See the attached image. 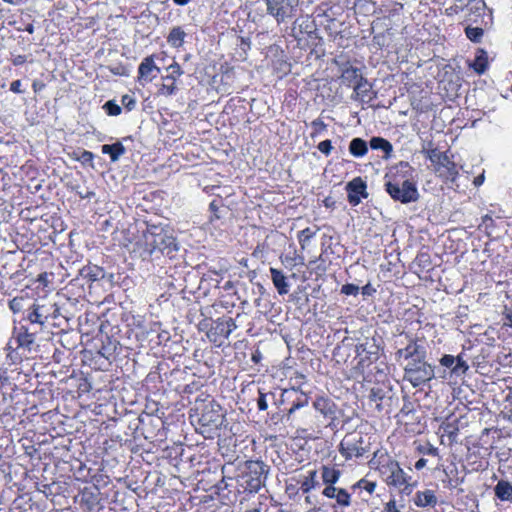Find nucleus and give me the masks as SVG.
<instances>
[{
	"label": "nucleus",
	"instance_id": "f257e3e1",
	"mask_svg": "<svg viewBox=\"0 0 512 512\" xmlns=\"http://www.w3.org/2000/svg\"><path fill=\"white\" fill-rule=\"evenodd\" d=\"M356 352L360 360L354 369L363 376L360 386L356 389L357 401L360 402L363 410L369 416L379 417L389 414L392 401L389 382L375 379L371 369L366 376L364 375L365 368H368L377 359L376 353H370L365 359L361 357L362 352L359 348Z\"/></svg>",
	"mask_w": 512,
	"mask_h": 512
},
{
	"label": "nucleus",
	"instance_id": "f03ea898",
	"mask_svg": "<svg viewBox=\"0 0 512 512\" xmlns=\"http://www.w3.org/2000/svg\"><path fill=\"white\" fill-rule=\"evenodd\" d=\"M368 464L371 469L378 472L379 477L390 490L397 491L401 495L410 496L418 485V481L384 449L374 451Z\"/></svg>",
	"mask_w": 512,
	"mask_h": 512
},
{
	"label": "nucleus",
	"instance_id": "7ed1b4c3",
	"mask_svg": "<svg viewBox=\"0 0 512 512\" xmlns=\"http://www.w3.org/2000/svg\"><path fill=\"white\" fill-rule=\"evenodd\" d=\"M417 174L409 162H398L389 167L385 175V190L397 202L408 204L419 198Z\"/></svg>",
	"mask_w": 512,
	"mask_h": 512
},
{
	"label": "nucleus",
	"instance_id": "20e7f679",
	"mask_svg": "<svg viewBox=\"0 0 512 512\" xmlns=\"http://www.w3.org/2000/svg\"><path fill=\"white\" fill-rule=\"evenodd\" d=\"M143 244L149 254L159 251L171 256L178 250V244L172 231L162 225H147L143 232Z\"/></svg>",
	"mask_w": 512,
	"mask_h": 512
},
{
	"label": "nucleus",
	"instance_id": "39448f33",
	"mask_svg": "<svg viewBox=\"0 0 512 512\" xmlns=\"http://www.w3.org/2000/svg\"><path fill=\"white\" fill-rule=\"evenodd\" d=\"M431 170L441 182L454 190L459 189L458 180L461 178L470 180V172L459 167L457 162H431Z\"/></svg>",
	"mask_w": 512,
	"mask_h": 512
},
{
	"label": "nucleus",
	"instance_id": "423d86ee",
	"mask_svg": "<svg viewBox=\"0 0 512 512\" xmlns=\"http://www.w3.org/2000/svg\"><path fill=\"white\" fill-rule=\"evenodd\" d=\"M434 377V367L426 361V358H416L409 361L404 367V380L414 388L429 383Z\"/></svg>",
	"mask_w": 512,
	"mask_h": 512
},
{
	"label": "nucleus",
	"instance_id": "0eeeda50",
	"mask_svg": "<svg viewBox=\"0 0 512 512\" xmlns=\"http://www.w3.org/2000/svg\"><path fill=\"white\" fill-rule=\"evenodd\" d=\"M268 467L262 461L247 462V472L243 476L244 487L250 492H258L265 483Z\"/></svg>",
	"mask_w": 512,
	"mask_h": 512
},
{
	"label": "nucleus",
	"instance_id": "6e6552de",
	"mask_svg": "<svg viewBox=\"0 0 512 512\" xmlns=\"http://www.w3.org/2000/svg\"><path fill=\"white\" fill-rule=\"evenodd\" d=\"M223 419L221 406L212 400L203 404L198 421L203 427L213 430L222 425Z\"/></svg>",
	"mask_w": 512,
	"mask_h": 512
},
{
	"label": "nucleus",
	"instance_id": "1a4fd4ad",
	"mask_svg": "<svg viewBox=\"0 0 512 512\" xmlns=\"http://www.w3.org/2000/svg\"><path fill=\"white\" fill-rule=\"evenodd\" d=\"M268 14L272 15L278 23L292 16L299 0H265Z\"/></svg>",
	"mask_w": 512,
	"mask_h": 512
},
{
	"label": "nucleus",
	"instance_id": "9d476101",
	"mask_svg": "<svg viewBox=\"0 0 512 512\" xmlns=\"http://www.w3.org/2000/svg\"><path fill=\"white\" fill-rule=\"evenodd\" d=\"M420 357L426 358V350L422 345L418 344L417 339H411L406 347L400 348L395 352L397 360L404 358L409 362Z\"/></svg>",
	"mask_w": 512,
	"mask_h": 512
},
{
	"label": "nucleus",
	"instance_id": "9b49d317",
	"mask_svg": "<svg viewBox=\"0 0 512 512\" xmlns=\"http://www.w3.org/2000/svg\"><path fill=\"white\" fill-rule=\"evenodd\" d=\"M412 503L418 508H434L438 504L435 490H418L412 497Z\"/></svg>",
	"mask_w": 512,
	"mask_h": 512
},
{
	"label": "nucleus",
	"instance_id": "f8f14e48",
	"mask_svg": "<svg viewBox=\"0 0 512 512\" xmlns=\"http://www.w3.org/2000/svg\"><path fill=\"white\" fill-rule=\"evenodd\" d=\"M132 144V138L127 137L124 138L122 141H118L111 145H102L101 150L104 154H108L111 157V160H117L119 157L123 156L128 150H131Z\"/></svg>",
	"mask_w": 512,
	"mask_h": 512
},
{
	"label": "nucleus",
	"instance_id": "ddd939ff",
	"mask_svg": "<svg viewBox=\"0 0 512 512\" xmlns=\"http://www.w3.org/2000/svg\"><path fill=\"white\" fill-rule=\"evenodd\" d=\"M439 433L441 438L448 437L449 445H453L457 442V436L459 434V420H450L447 418L443 421L439 427Z\"/></svg>",
	"mask_w": 512,
	"mask_h": 512
},
{
	"label": "nucleus",
	"instance_id": "4468645a",
	"mask_svg": "<svg viewBox=\"0 0 512 512\" xmlns=\"http://www.w3.org/2000/svg\"><path fill=\"white\" fill-rule=\"evenodd\" d=\"M369 146L373 151H380L381 155L378 156L384 160H388L392 156L393 146L390 141L383 137H372Z\"/></svg>",
	"mask_w": 512,
	"mask_h": 512
},
{
	"label": "nucleus",
	"instance_id": "2eb2a0df",
	"mask_svg": "<svg viewBox=\"0 0 512 512\" xmlns=\"http://www.w3.org/2000/svg\"><path fill=\"white\" fill-rule=\"evenodd\" d=\"M315 28L313 20H311L308 16L297 18L292 26V35L301 39L302 35L310 34L313 32Z\"/></svg>",
	"mask_w": 512,
	"mask_h": 512
},
{
	"label": "nucleus",
	"instance_id": "dca6fc26",
	"mask_svg": "<svg viewBox=\"0 0 512 512\" xmlns=\"http://www.w3.org/2000/svg\"><path fill=\"white\" fill-rule=\"evenodd\" d=\"M376 486V481L365 477L354 484V494L357 493L363 501H368L375 492Z\"/></svg>",
	"mask_w": 512,
	"mask_h": 512
},
{
	"label": "nucleus",
	"instance_id": "f3484780",
	"mask_svg": "<svg viewBox=\"0 0 512 512\" xmlns=\"http://www.w3.org/2000/svg\"><path fill=\"white\" fill-rule=\"evenodd\" d=\"M50 309L45 305L33 304L27 315V319L32 324H39L43 326L50 316Z\"/></svg>",
	"mask_w": 512,
	"mask_h": 512
},
{
	"label": "nucleus",
	"instance_id": "a211bd4d",
	"mask_svg": "<svg viewBox=\"0 0 512 512\" xmlns=\"http://www.w3.org/2000/svg\"><path fill=\"white\" fill-rule=\"evenodd\" d=\"M159 72V68L155 65L151 56L144 58L138 67L139 78L146 81H152Z\"/></svg>",
	"mask_w": 512,
	"mask_h": 512
},
{
	"label": "nucleus",
	"instance_id": "6ab92c4d",
	"mask_svg": "<svg viewBox=\"0 0 512 512\" xmlns=\"http://www.w3.org/2000/svg\"><path fill=\"white\" fill-rule=\"evenodd\" d=\"M421 417L415 414L413 418L411 416L399 417V423L404 426V431L408 434H421L424 428V424L420 421Z\"/></svg>",
	"mask_w": 512,
	"mask_h": 512
},
{
	"label": "nucleus",
	"instance_id": "aec40b11",
	"mask_svg": "<svg viewBox=\"0 0 512 512\" xmlns=\"http://www.w3.org/2000/svg\"><path fill=\"white\" fill-rule=\"evenodd\" d=\"M469 67L478 75L485 73L489 67L488 54L486 50L478 48L473 61L469 63Z\"/></svg>",
	"mask_w": 512,
	"mask_h": 512
},
{
	"label": "nucleus",
	"instance_id": "412c9836",
	"mask_svg": "<svg viewBox=\"0 0 512 512\" xmlns=\"http://www.w3.org/2000/svg\"><path fill=\"white\" fill-rule=\"evenodd\" d=\"M271 280L280 295H285L289 292V284L287 278L281 270L271 267L270 268Z\"/></svg>",
	"mask_w": 512,
	"mask_h": 512
},
{
	"label": "nucleus",
	"instance_id": "4be33fe9",
	"mask_svg": "<svg viewBox=\"0 0 512 512\" xmlns=\"http://www.w3.org/2000/svg\"><path fill=\"white\" fill-rule=\"evenodd\" d=\"M355 98L360 100L362 103H368L373 99L372 86L367 81L357 82L354 85Z\"/></svg>",
	"mask_w": 512,
	"mask_h": 512
},
{
	"label": "nucleus",
	"instance_id": "5701e85b",
	"mask_svg": "<svg viewBox=\"0 0 512 512\" xmlns=\"http://www.w3.org/2000/svg\"><path fill=\"white\" fill-rule=\"evenodd\" d=\"M495 496L501 501H512V483L499 480L494 487Z\"/></svg>",
	"mask_w": 512,
	"mask_h": 512
},
{
	"label": "nucleus",
	"instance_id": "b1692460",
	"mask_svg": "<svg viewBox=\"0 0 512 512\" xmlns=\"http://www.w3.org/2000/svg\"><path fill=\"white\" fill-rule=\"evenodd\" d=\"M186 37L185 31L180 27H173L168 36L167 42L174 48H179L184 44V39Z\"/></svg>",
	"mask_w": 512,
	"mask_h": 512
},
{
	"label": "nucleus",
	"instance_id": "393cba45",
	"mask_svg": "<svg viewBox=\"0 0 512 512\" xmlns=\"http://www.w3.org/2000/svg\"><path fill=\"white\" fill-rule=\"evenodd\" d=\"M313 405L317 411L326 417H332L334 414V404L327 398L318 397Z\"/></svg>",
	"mask_w": 512,
	"mask_h": 512
},
{
	"label": "nucleus",
	"instance_id": "a878e982",
	"mask_svg": "<svg viewBox=\"0 0 512 512\" xmlns=\"http://www.w3.org/2000/svg\"><path fill=\"white\" fill-rule=\"evenodd\" d=\"M366 183L361 177H354V206L358 205L362 198H367Z\"/></svg>",
	"mask_w": 512,
	"mask_h": 512
},
{
	"label": "nucleus",
	"instance_id": "bb28decb",
	"mask_svg": "<svg viewBox=\"0 0 512 512\" xmlns=\"http://www.w3.org/2000/svg\"><path fill=\"white\" fill-rule=\"evenodd\" d=\"M237 328L236 322L232 318H228L226 320L220 321L217 323L216 330L219 334L223 335L225 338H229L231 333Z\"/></svg>",
	"mask_w": 512,
	"mask_h": 512
},
{
	"label": "nucleus",
	"instance_id": "cd10ccee",
	"mask_svg": "<svg viewBox=\"0 0 512 512\" xmlns=\"http://www.w3.org/2000/svg\"><path fill=\"white\" fill-rule=\"evenodd\" d=\"M19 346L30 348L35 342V333L29 332L27 328L21 327L17 335Z\"/></svg>",
	"mask_w": 512,
	"mask_h": 512
},
{
	"label": "nucleus",
	"instance_id": "c85d7f7f",
	"mask_svg": "<svg viewBox=\"0 0 512 512\" xmlns=\"http://www.w3.org/2000/svg\"><path fill=\"white\" fill-rule=\"evenodd\" d=\"M319 231L317 227H307L298 233V241L302 249H305L311 238H313L316 233Z\"/></svg>",
	"mask_w": 512,
	"mask_h": 512
},
{
	"label": "nucleus",
	"instance_id": "c756f323",
	"mask_svg": "<svg viewBox=\"0 0 512 512\" xmlns=\"http://www.w3.org/2000/svg\"><path fill=\"white\" fill-rule=\"evenodd\" d=\"M307 476L301 481V490L303 493H308L318 484L317 471L309 470Z\"/></svg>",
	"mask_w": 512,
	"mask_h": 512
},
{
	"label": "nucleus",
	"instance_id": "7c9ffc66",
	"mask_svg": "<svg viewBox=\"0 0 512 512\" xmlns=\"http://www.w3.org/2000/svg\"><path fill=\"white\" fill-rule=\"evenodd\" d=\"M163 81L164 82L161 85L159 92L165 96H171V95L175 94V92L177 90V87L175 84V82H176L175 76H166L163 78Z\"/></svg>",
	"mask_w": 512,
	"mask_h": 512
},
{
	"label": "nucleus",
	"instance_id": "2f4dec72",
	"mask_svg": "<svg viewBox=\"0 0 512 512\" xmlns=\"http://www.w3.org/2000/svg\"><path fill=\"white\" fill-rule=\"evenodd\" d=\"M416 451L422 456H431L437 458L438 460L441 459L438 448L434 447L430 443H427L426 445H418L416 447Z\"/></svg>",
	"mask_w": 512,
	"mask_h": 512
},
{
	"label": "nucleus",
	"instance_id": "473e14b6",
	"mask_svg": "<svg viewBox=\"0 0 512 512\" xmlns=\"http://www.w3.org/2000/svg\"><path fill=\"white\" fill-rule=\"evenodd\" d=\"M339 478V471L334 469V468H330V467H326V466H323L322 467V479H323V482L326 483V484H334L335 482H337Z\"/></svg>",
	"mask_w": 512,
	"mask_h": 512
},
{
	"label": "nucleus",
	"instance_id": "72a5a7b5",
	"mask_svg": "<svg viewBox=\"0 0 512 512\" xmlns=\"http://www.w3.org/2000/svg\"><path fill=\"white\" fill-rule=\"evenodd\" d=\"M483 34L484 30L480 27L468 26L465 28L466 37L474 43H479L483 37Z\"/></svg>",
	"mask_w": 512,
	"mask_h": 512
},
{
	"label": "nucleus",
	"instance_id": "f704fd0d",
	"mask_svg": "<svg viewBox=\"0 0 512 512\" xmlns=\"http://www.w3.org/2000/svg\"><path fill=\"white\" fill-rule=\"evenodd\" d=\"M468 369H469V365L463 359L462 354L457 355L455 357V363H454V367L451 370V373L456 374V375L465 374Z\"/></svg>",
	"mask_w": 512,
	"mask_h": 512
},
{
	"label": "nucleus",
	"instance_id": "c9c22d12",
	"mask_svg": "<svg viewBox=\"0 0 512 512\" xmlns=\"http://www.w3.org/2000/svg\"><path fill=\"white\" fill-rule=\"evenodd\" d=\"M472 168L476 169L475 172H477V175L473 176L474 172L469 171L470 172V180L469 181H472V183L475 187H479L484 183L485 170L483 168H481L480 165H475Z\"/></svg>",
	"mask_w": 512,
	"mask_h": 512
},
{
	"label": "nucleus",
	"instance_id": "e433bc0d",
	"mask_svg": "<svg viewBox=\"0 0 512 512\" xmlns=\"http://www.w3.org/2000/svg\"><path fill=\"white\" fill-rule=\"evenodd\" d=\"M102 274V269H100L98 266L84 267L82 269V275L88 277L92 281L99 280L102 277Z\"/></svg>",
	"mask_w": 512,
	"mask_h": 512
},
{
	"label": "nucleus",
	"instance_id": "4c0bfd02",
	"mask_svg": "<svg viewBox=\"0 0 512 512\" xmlns=\"http://www.w3.org/2000/svg\"><path fill=\"white\" fill-rule=\"evenodd\" d=\"M308 404V398L305 395H301L298 397L290 407V409L287 411L286 419L287 421L290 420L291 415L299 408H302Z\"/></svg>",
	"mask_w": 512,
	"mask_h": 512
},
{
	"label": "nucleus",
	"instance_id": "58836bf2",
	"mask_svg": "<svg viewBox=\"0 0 512 512\" xmlns=\"http://www.w3.org/2000/svg\"><path fill=\"white\" fill-rule=\"evenodd\" d=\"M368 151L366 141L361 138H354V157H363Z\"/></svg>",
	"mask_w": 512,
	"mask_h": 512
},
{
	"label": "nucleus",
	"instance_id": "ea45409f",
	"mask_svg": "<svg viewBox=\"0 0 512 512\" xmlns=\"http://www.w3.org/2000/svg\"><path fill=\"white\" fill-rule=\"evenodd\" d=\"M103 109L110 116H118L122 111L120 105H118L114 100L107 101L104 104Z\"/></svg>",
	"mask_w": 512,
	"mask_h": 512
},
{
	"label": "nucleus",
	"instance_id": "a19ab883",
	"mask_svg": "<svg viewBox=\"0 0 512 512\" xmlns=\"http://www.w3.org/2000/svg\"><path fill=\"white\" fill-rule=\"evenodd\" d=\"M427 156L429 160H448V155L446 151H440L437 148H428Z\"/></svg>",
	"mask_w": 512,
	"mask_h": 512
},
{
	"label": "nucleus",
	"instance_id": "79ce46f5",
	"mask_svg": "<svg viewBox=\"0 0 512 512\" xmlns=\"http://www.w3.org/2000/svg\"><path fill=\"white\" fill-rule=\"evenodd\" d=\"M467 3H464L463 1H460V3H454L453 5L447 7L445 9V15L447 16H454V15H457L459 13H461L462 11H464V9L467 7Z\"/></svg>",
	"mask_w": 512,
	"mask_h": 512
},
{
	"label": "nucleus",
	"instance_id": "37998d69",
	"mask_svg": "<svg viewBox=\"0 0 512 512\" xmlns=\"http://www.w3.org/2000/svg\"><path fill=\"white\" fill-rule=\"evenodd\" d=\"M415 414H418V411L414 409V405L412 402H405L398 414V417H404V416H413Z\"/></svg>",
	"mask_w": 512,
	"mask_h": 512
},
{
	"label": "nucleus",
	"instance_id": "c03bdc74",
	"mask_svg": "<svg viewBox=\"0 0 512 512\" xmlns=\"http://www.w3.org/2000/svg\"><path fill=\"white\" fill-rule=\"evenodd\" d=\"M505 402L506 404L503 413L508 418V420L512 422V389H510L506 395Z\"/></svg>",
	"mask_w": 512,
	"mask_h": 512
},
{
	"label": "nucleus",
	"instance_id": "a18cd8bd",
	"mask_svg": "<svg viewBox=\"0 0 512 512\" xmlns=\"http://www.w3.org/2000/svg\"><path fill=\"white\" fill-rule=\"evenodd\" d=\"M335 498L340 505H348L350 495L345 490L338 489Z\"/></svg>",
	"mask_w": 512,
	"mask_h": 512
},
{
	"label": "nucleus",
	"instance_id": "49530a36",
	"mask_svg": "<svg viewBox=\"0 0 512 512\" xmlns=\"http://www.w3.org/2000/svg\"><path fill=\"white\" fill-rule=\"evenodd\" d=\"M440 364L446 368H453L455 363V356L450 354L443 355L440 360Z\"/></svg>",
	"mask_w": 512,
	"mask_h": 512
},
{
	"label": "nucleus",
	"instance_id": "de8ad7c7",
	"mask_svg": "<svg viewBox=\"0 0 512 512\" xmlns=\"http://www.w3.org/2000/svg\"><path fill=\"white\" fill-rule=\"evenodd\" d=\"M502 315H503L504 320H505L504 325L509 326L510 328H512V305L511 306L505 305L504 309H503V312H502Z\"/></svg>",
	"mask_w": 512,
	"mask_h": 512
},
{
	"label": "nucleus",
	"instance_id": "09e8293b",
	"mask_svg": "<svg viewBox=\"0 0 512 512\" xmlns=\"http://www.w3.org/2000/svg\"><path fill=\"white\" fill-rule=\"evenodd\" d=\"M22 303H23V298L15 297L12 300H10L9 308L14 313H18V312H20L22 310V307H23Z\"/></svg>",
	"mask_w": 512,
	"mask_h": 512
},
{
	"label": "nucleus",
	"instance_id": "8fccbe9b",
	"mask_svg": "<svg viewBox=\"0 0 512 512\" xmlns=\"http://www.w3.org/2000/svg\"><path fill=\"white\" fill-rule=\"evenodd\" d=\"M121 103L129 111H131L135 107V104H136L135 99L128 94L122 96Z\"/></svg>",
	"mask_w": 512,
	"mask_h": 512
},
{
	"label": "nucleus",
	"instance_id": "3c124183",
	"mask_svg": "<svg viewBox=\"0 0 512 512\" xmlns=\"http://www.w3.org/2000/svg\"><path fill=\"white\" fill-rule=\"evenodd\" d=\"M167 70L170 71L168 76H175V79L183 74V70L177 62L172 63Z\"/></svg>",
	"mask_w": 512,
	"mask_h": 512
},
{
	"label": "nucleus",
	"instance_id": "603ef678",
	"mask_svg": "<svg viewBox=\"0 0 512 512\" xmlns=\"http://www.w3.org/2000/svg\"><path fill=\"white\" fill-rule=\"evenodd\" d=\"M266 396H267L266 393H264L262 390H259V398L257 400V406H258V409L261 411H265L268 408Z\"/></svg>",
	"mask_w": 512,
	"mask_h": 512
},
{
	"label": "nucleus",
	"instance_id": "864d4df0",
	"mask_svg": "<svg viewBox=\"0 0 512 512\" xmlns=\"http://www.w3.org/2000/svg\"><path fill=\"white\" fill-rule=\"evenodd\" d=\"M318 149L325 156H328L330 151H331V149H332L331 141L330 140H324V141L320 142L319 145H318Z\"/></svg>",
	"mask_w": 512,
	"mask_h": 512
},
{
	"label": "nucleus",
	"instance_id": "5fc2aeb1",
	"mask_svg": "<svg viewBox=\"0 0 512 512\" xmlns=\"http://www.w3.org/2000/svg\"><path fill=\"white\" fill-rule=\"evenodd\" d=\"M375 293L376 289L369 283L361 288V294L365 299L368 297H373Z\"/></svg>",
	"mask_w": 512,
	"mask_h": 512
},
{
	"label": "nucleus",
	"instance_id": "6e6d98bb",
	"mask_svg": "<svg viewBox=\"0 0 512 512\" xmlns=\"http://www.w3.org/2000/svg\"><path fill=\"white\" fill-rule=\"evenodd\" d=\"M403 10V4L399 3V2H394L393 3V8L389 11H384V13L387 14L388 17H391V16H394L396 14H399L401 11Z\"/></svg>",
	"mask_w": 512,
	"mask_h": 512
},
{
	"label": "nucleus",
	"instance_id": "4d7b16f0",
	"mask_svg": "<svg viewBox=\"0 0 512 512\" xmlns=\"http://www.w3.org/2000/svg\"><path fill=\"white\" fill-rule=\"evenodd\" d=\"M347 350H348V344H346L345 341H343L342 345L336 349L335 356L343 359V356ZM337 361L339 362L340 359H337Z\"/></svg>",
	"mask_w": 512,
	"mask_h": 512
},
{
	"label": "nucleus",
	"instance_id": "13d9d810",
	"mask_svg": "<svg viewBox=\"0 0 512 512\" xmlns=\"http://www.w3.org/2000/svg\"><path fill=\"white\" fill-rule=\"evenodd\" d=\"M338 489L332 485H328L324 490L323 494L328 498H335Z\"/></svg>",
	"mask_w": 512,
	"mask_h": 512
},
{
	"label": "nucleus",
	"instance_id": "bf43d9fd",
	"mask_svg": "<svg viewBox=\"0 0 512 512\" xmlns=\"http://www.w3.org/2000/svg\"><path fill=\"white\" fill-rule=\"evenodd\" d=\"M428 464V459L425 458V457H421L419 460H417L415 463H414V468L417 470V471H421L423 470Z\"/></svg>",
	"mask_w": 512,
	"mask_h": 512
},
{
	"label": "nucleus",
	"instance_id": "052dcab7",
	"mask_svg": "<svg viewBox=\"0 0 512 512\" xmlns=\"http://www.w3.org/2000/svg\"><path fill=\"white\" fill-rule=\"evenodd\" d=\"M352 188H353L352 181H348L346 183L345 189L347 192V200L349 203H352Z\"/></svg>",
	"mask_w": 512,
	"mask_h": 512
},
{
	"label": "nucleus",
	"instance_id": "680f3d73",
	"mask_svg": "<svg viewBox=\"0 0 512 512\" xmlns=\"http://www.w3.org/2000/svg\"><path fill=\"white\" fill-rule=\"evenodd\" d=\"M20 86H21V81L15 80L11 83L10 89H11V91H13L15 93H20L21 92Z\"/></svg>",
	"mask_w": 512,
	"mask_h": 512
},
{
	"label": "nucleus",
	"instance_id": "e2e57ef3",
	"mask_svg": "<svg viewBox=\"0 0 512 512\" xmlns=\"http://www.w3.org/2000/svg\"><path fill=\"white\" fill-rule=\"evenodd\" d=\"M77 194L80 198L82 199H86V198H90L92 196L95 195V193L93 191H89V190H86V191H77Z\"/></svg>",
	"mask_w": 512,
	"mask_h": 512
},
{
	"label": "nucleus",
	"instance_id": "0e129e2a",
	"mask_svg": "<svg viewBox=\"0 0 512 512\" xmlns=\"http://www.w3.org/2000/svg\"><path fill=\"white\" fill-rule=\"evenodd\" d=\"M342 292L346 295H352V284L348 283L342 287Z\"/></svg>",
	"mask_w": 512,
	"mask_h": 512
},
{
	"label": "nucleus",
	"instance_id": "69168bd1",
	"mask_svg": "<svg viewBox=\"0 0 512 512\" xmlns=\"http://www.w3.org/2000/svg\"><path fill=\"white\" fill-rule=\"evenodd\" d=\"M26 61L25 56L19 55L14 60V65H22Z\"/></svg>",
	"mask_w": 512,
	"mask_h": 512
},
{
	"label": "nucleus",
	"instance_id": "338daca9",
	"mask_svg": "<svg viewBox=\"0 0 512 512\" xmlns=\"http://www.w3.org/2000/svg\"><path fill=\"white\" fill-rule=\"evenodd\" d=\"M354 451H355V453H354L355 457H361L364 455V452H365V450L363 448H357V447H354Z\"/></svg>",
	"mask_w": 512,
	"mask_h": 512
},
{
	"label": "nucleus",
	"instance_id": "774afa93",
	"mask_svg": "<svg viewBox=\"0 0 512 512\" xmlns=\"http://www.w3.org/2000/svg\"><path fill=\"white\" fill-rule=\"evenodd\" d=\"M82 158L83 160H92L93 154L91 152L84 151L82 154Z\"/></svg>",
	"mask_w": 512,
	"mask_h": 512
}]
</instances>
